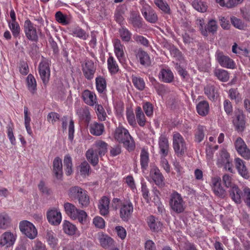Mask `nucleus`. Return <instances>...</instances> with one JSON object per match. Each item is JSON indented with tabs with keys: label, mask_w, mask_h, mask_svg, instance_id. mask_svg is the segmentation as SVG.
<instances>
[{
	"label": "nucleus",
	"mask_w": 250,
	"mask_h": 250,
	"mask_svg": "<svg viewBox=\"0 0 250 250\" xmlns=\"http://www.w3.org/2000/svg\"><path fill=\"white\" fill-rule=\"evenodd\" d=\"M63 207L66 214L72 219H78L82 224L86 221L87 215L84 210L77 208L73 204L68 202L64 204Z\"/></svg>",
	"instance_id": "1"
},
{
	"label": "nucleus",
	"mask_w": 250,
	"mask_h": 250,
	"mask_svg": "<svg viewBox=\"0 0 250 250\" xmlns=\"http://www.w3.org/2000/svg\"><path fill=\"white\" fill-rule=\"evenodd\" d=\"M172 146L175 154L178 157H181L187 152V146L186 142L179 132H175L173 133Z\"/></svg>",
	"instance_id": "2"
},
{
	"label": "nucleus",
	"mask_w": 250,
	"mask_h": 250,
	"mask_svg": "<svg viewBox=\"0 0 250 250\" xmlns=\"http://www.w3.org/2000/svg\"><path fill=\"white\" fill-rule=\"evenodd\" d=\"M169 204L171 209L176 213L183 212L186 208V203L180 194L173 192L170 196Z\"/></svg>",
	"instance_id": "3"
},
{
	"label": "nucleus",
	"mask_w": 250,
	"mask_h": 250,
	"mask_svg": "<svg viewBox=\"0 0 250 250\" xmlns=\"http://www.w3.org/2000/svg\"><path fill=\"white\" fill-rule=\"evenodd\" d=\"M19 229L22 234L31 240L34 239L38 235V230L35 226L27 220L21 221Z\"/></svg>",
	"instance_id": "4"
},
{
	"label": "nucleus",
	"mask_w": 250,
	"mask_h": 250,
	"mask_svg": "<svg viewBox=\"0 0 250 250\" xmlns=\"http://www.w3.org/2000/svg\"><path fill=\"white\" fill-rule=\"evenodd\" d=\"M81 63L82 70L84 77L88 80L93 79L96 70V66L93 61L86 58Z\"/></svg>",
	"instance_id": "5"
},
{
	"label": "nucleus",
	"mask_w": 250,
	"mask_h": 250,
	"mask_svg": "<svg viewBox=\"0 0 250 250\" xmlns=\"http://www.w3.org/2000/svg\"><path fill=\"white\" fill-rule=\"evenodd\" d=\"M133 211V204L130 200H126L121 203L120 208V217L123 221L127 222L130 218Z\"/></svg>",
	"instance_id": "6"
},
{
	"label": "nucleus",
	"mask_w": 250,
	"mask_h": 250,
	"mask_svg": "<svg viewBox=\"0 0 250 250\" xmlns=\"http://www.w3.org/2000/svg\"><path fill=\"white\" fill-rule=\"evenodd\" d=\"M24 32L27 38L30 41L37 42L38 41L39 32L41 33L40 30H37L34 24L29 21H25L24 24Z\"/></svg>",
	"instance_id": "7"
},
{
	"label": "nucleus",
	"mask_w": 250,
	"mask_h": 250,
	"mask_svg": "<svg viewBox=\"0 0 250 250\" xmlns=\"http://www.w3.org/2000/svg\"><path fill=\"white\" fill-rule=\"evenodd\" d=\"M39 73L43 83L46 85L50 76L49 63L48 60L43 59L39 65Z\"/></svg>",
	"instance_id": "8"
},
{
	"label": "nucleus",
	"mask_w": 250,
	"mask_h": 250,
	"mask_svg": "<svg viewBox=\"0 0 250 250\" xmlns=\"http://www.w3.org/2000/svg\"><path fill=\"white\" fill-rule=\"evenodd\" d=\"M215 58L219 64L223 67L233 69L235 67L234 61L229 56L224 54L223 52L217 50L215 53Z\"/></svg>",
	"instance_id": "9"
},
{
	"label": "nucleus",
	"mask_w": 250,
	"mask_h": 250,
	"mask_svg": "<svg viewBox=\"0 0 250 250\" xmlns=\"http://www.w3.org/2000/svg\"><path fill=\"white\" fill-rule=\"evenodd\" d=\"M235 146L237 151L241 156L246 159H250V150L241 138L237 139Z\"/></svg>",
	"instance_id": "10"
},
{
	"label": "nucleus",
	"mask_w": 250,
	"mask_h": 250,
	"mask_svg": "<svg viewBox=\"0 0 250 250\" xmlns=\"http://www.w3.org/2000/svg\"><path fill=\"white\" fill-rule=\"evenodd\" d=\"M221 178L219 177H215L211 179V187L213 192L217 196L224 198L226 195V192L221 186Z\"/></svg>",
	"instance_id": "11"
},
{
	"label": "nucleus",
	"mask_w": 250,
	"mask_h": 250,
	"mask_svg": "<svg viewBox=\"0 0 250 250\" xmlns=\"http://www.w3.org/2000/svg\"><path fill=\"white\" fill-rule=\"evenodd\" d=\"M150 177L155 184L159 187H163L165 185V178L160 169L156 166L152 167L150 171Z\"/></svg>",
	"instance_id": "12"
},
{
	"label": "nucleus",
	"mask_w": 250,
	"mask_h": 250,
	"mask_svg": "<svg viewBox=\"0 0 250 250\" xmlns=\"http://www.w3.org/2000/svg\"><path fill=\"white\" fill-rule=\"evenodd\" d=\"M142 15L145 19L150 23H155L158 20V17L154 11L148 5L146 4L141 9Z\"/></svg>",
	"instance_id": "13"
},
{
	"label": "nucleus",
	"mask_w": 250,
	"mask_h": 250,
	"mask_svg": "<svg viewBox=\"0 0 250 250\" xmlns=\"http://www.w3.org/2000/svg\"><path fill=\"white\" fill-rule=\"evenodd\" d=\"M136 57L140 64L145 67L151 64V60L149 55L146 51L139 49L136 52Z\"/></svg>",
	"instance_id": "14"
},
{
	"label": "nucleus",
	"mask_w": 250,
	"mask_h": 250,
	"mask_svg": "<svg viewBox=\"0 0 250 250\" xmlns=\"http://www.w3.org/2000/svg\"><path fill=\"white\" fill-rule=\"evenodd\" d=\"M110 199L106 196H103L99 201L98 208L103 216L107 215L109 212Z\"/></svg>",
	"instance_id": "15"
},
{
	"label": "nucleus",
	"mask_w": 250,
	"mask_h": 250,
	"mask_svg": "<svg viewBox=\"0 0 250 250\" xmlns=\"http://www.w3.org/2000/svg\"><path fill=\"white\" fill-rule=\"evenodd\" d=\"M229 195L232 200L236 204H239L241 203L243 194L237 186H234L230 188Z\"/></svg>",
	"instance_id": "16"
},
{
	"label": "nucleus",
	"mask_w": 250,
	"mask_h": 250,
	"mask_svg": "<svg viewBox=\"0 0 250 250\" xmlns=\"http://www.w3.org/2000/svg\"><path fill=\"white\" fill-rule=\"evenodd\" d=\"M47 217L49 222L54 225L60 224L62 220L61 213L55 209L48 211Z\"/></svg>",
	"instance_id": "17"
},
{
	"label": "nucleus",
	"mask_w": 250,
	"mask_h": 250,
	"mask_svg": "<svg viewBox=\"0 0 250 250\" xmlns=\"http://www.w3.org/2000/svg\"><path fill=\"white\" fill-rule=\"evenodd\" d=\"M15 240V237L11 232L9 231L5 232L1 236L0 245L1 246L9 247L14 245Z\"/></svg>",
	"instance_id": "18"
},
{
	"label": "nucleus",
	"mask_w": 250,
	"mask_h": 250,
	"mask_svg": "<svg viewBox=\"0 0 250 250\" xmlns=\"http://www.w3.org/2000/svg\"><path fill=\"white\" fill-rule=\"evenodd\" d=\"M159 147L160 153L161 155L166 157L169 151V143L167 137L165 135H161L159 139Z\"/></svg>",
	"instance_id": "19"
},
{
	"label": "nucleus",
	"mask_w": 250,
	"mask_h": 250,
	"mask_svg": "<svg viewBox=\"0 0 250 250\" xmlns=\"http://www.w3.org/2000/svg\"><path fill=\"white\" fill-rule=\"evenodd\" d=\"M98 239L101 246L104 249H109L114 246V241L108 235L101 233L99 234Z\"/></svg>",
	"instance_id": "20"
},
{
	"label": "nucleus",
	"mask_w": 250,
	"mask_h": 250,
	"mask_svg": "<svg viewBox=\"0 0 250 250\" xmlns=\"http://www.w3.org/2000/svg\"><path fill=\"white\" fill-rule=\"evenodd\" d=\"M235 166L238 173L244 178L248 179L250 177L248 170L244 164V162L241 159L237 158L235 159Z\"/></svg>",
	"instance_id": "21"
},
{
	"label": "nucleus",
	"mask_w": 250,
	"mask_h": 250,
	"mask_svg": "<svg viewBox=\"0 0 250 250\" xmlns=\"http://www.w3.org/2000/svg\"><path fill=\"white\" fill-rule=\"evenodd\" d=\"M53 172L57 179H60L62 175V159L59 157L55 158L53 162Z\"/></svg>",
	"instance_id": "22"
},
{
	"label": "nucleus",
	"mask_w": 250,
	"mask_h": 250,
	"mask_svg": "<svg viewBox=\"0 0 250 250\" xmlns=\"http://www.w3.org/2000/svg\"><path fill=\"white\" fill-rule=\"evenodd\" d=\"M130 134L128 131L123 127H117L114 133V138L119 143H122Z\"/></svg>",
	"instance_id": "23"
},
{
	"label": "nucleus",
	"mask_w": 250,
	"mask_h": 250,
	"mask_svg": "<svg viewBox=\"0 0 250 250\" xmlns=\"http://www.w3.org/2000/svg\"><path fill=\"white\" fill-rule=\"evenodd\" d=\"M56 20L62 25H67L72 22V17L69 15L63 14L61 11H58L55 14Z\"/></svg>",
	"instance_id": "24"
},
{
	"label": "nucleus",
	"mask_w": 250,
	"mask_h": 250,
	"mask_svg": "<svg viewBox=\"0 0 250 250\" xmlns=\"http://www.w3.org/2000/svg\"><path fill=\"white\" fill-rule=\"evenodd\" d=\"M204 90L205 94L211 101H214L218 95L217 89L213 85H207L205 86Z\"/></svg>",
	"instance_id": "25"
},
{
	"label": "nucleus",
	"mask_w": 250,
	"mask_h": 250,
	"mask_svg": "<svg viewBox=\"0 0 250 250\" xmlns=\"http://www.w3.org/2000/svg\"><path fill=\"white\" fill-rule=\"evenodd\" d=\"M129 21L134 28H141L143 26L142 18L135 11L131 12Z\"/></svg>",
	"instance_id": "26"
},
{
	"label": "nucleus",
	"mask_w": 250,
	"mask_h": 250,
	"mask_svg": "<svg viewBox=\"0 0 250 250\" xmlns=\"http://www.w3.org/2000/svg\"><path fill=\"white\" fill-rule=\"evenodd\" d=\"M104 131V126L102 123L94 122L89 126L90 133L95 136L101 135Z\"/></svg>",
	"instance_id": "27"
},
{
	"label": "nucleus",
	"mask_w": 250,
	"mask_h": 250,
	"mask_svg": "<svg viewBox=\"0 0 250 250\" xmlns=\"http://www.w3.org/2000/svg\"><path fill=\"white\" fill-rule=\"evenodd\" d=\"M159 79L163 82L170 83L174 79L172 71L169 69H162L159 74Z\"/></svg>",
	"instance_id": "28"
},
{
	"label": "nucleus",
	"mask_w": 250,
	"mask_h": 250,
	"mask_svg": "<svg viewBox=\"0 0 250 250\" xmlns=\"http://www.w3.org/2000/svg\"><path fill=\"white\" fill-rule=\"evenodd\" d=\"M197 113L201 116H205L208 114L209 110V106L206 101L200 102L196 105Z\"/></svg>",
	"instance_id": "29"
},
{
	"label": "nucleus",
	"mask_w": 250,
	"mask_h": 250,
	"mask_svg": "<svg viewBox=\"0 0 250 250\" xmlns=\"http://www.w3.org/2000/svg\"><path fill=\"white\" fill-rule=\"evenodd\" d=\"M108 145L105 142L99 140L95 142L94 146L96 151L100 156L104 155L107 152Z\"/></svg>",
	"instance_id": "30"
},
{
	"label": "nucleus",
	"mask_w": 250,
	"mask_h": 250,
	"mask_svg": "<svg viewBox=\"0 0 250 250\" xmlns=\"http://www.w3.org/2000/svg\"><path fill=\"white\" fill-rule=\"evenodd\" d=\"M45 239L51 248H54L58 244V240L56 234L52 230L47 229L46 230Z\"/></svg>",
	"instance_id": "31"
},
{
	"label": "nucleus",
	"mask_w": 250,
	"mask_h": 250,
	"mask_svg": "<svg viewBox=\"0 0 250 250\" xmlns=\"http://www.w3.org/2000/svg\"><path fill=\"white\" fill-rule=\"evenodd\" d=\"M213 73L214 76L216 77L219 81L222 82H227L229 79V74L228 71L226 70L221 68H216L213 71Z\"/></svg>",
	"instance_id": "32"
},
{
	"label": "nucleus",
	"mask_w": 250,
	"mask_h": 250,
	"mask_svg": "<svg viewBox=\"0 0 250 250\" xmlns=\"http://www.w3.org/2000/svg\"><path fill=\"white\" fill-rule=\"evenodd\" d=\"M84 102L88 105L92 106L96 103V95L91 91L85 90L83 93Z\"/></svg>",
	"instance_id": "33"
},
{
	"label": "nucleus",
	"mask_w": 250,
	"mask_h": 250,
	"mask_svg": "<svg viewBox=\"0 0 250 250\" xmlns=\"http://www.w3.org/2000/svg\"><path fill=\"white\" fill-rule=\"evenodd\" d=\"M147 224L150 229L154 232H158L161 229L162 224L159 221H156L153 216L147 218Z\"/></svg>",
	"instance_id": "34"
},
{
	"label": "nucleus",
	"mask_w": 250,
	"mask_h": 250,
	"mask_svg": "<svg viewBox=\"0 0 250 250\" xmlns=\"http://www.w3.org/2000/svg\"><path fill=\"white\" fill-rule=\"evenodd\" d=\"M216 2L222 7L231 8L241 3L244 0H215Z\"/></svg>",
	"instance_id": "35"
},
{
	"label": "nucleus",
	"mask_w": 250,
	"mask_h": 250,
	"mask_svg": "<svg viewBox=\"0 0 250 250\" xmlns=\"http://www.w3.org/2000/svg\"><path fill=\"white\" fill-rule=\"evenodd\" d=\"M11 224V219L5 212L0 213V229H5L9 227Z\"/></svg>",
	"instance_id": "36"
},
{
	"label": "nucleus",
	"mask_w": 250,
	"mask_h": 250,
	"mask_svg": "<svg viewBox=\"0 0 250 250\" xmlns=\"http://www.w3.org/2000/svg\"><path fill=\"white\" fill-rule=\"evenodd\" d=\"M85 155L87 160L93 166H96L98 164L99 162L98 155L93 149H89L86 151Z\"/></svg>",
	"instance_id": "37"
},
{
	"label": "nucleus",
	"mask_w": 250,
	"mask_h": 250,
	"mask_svg": "<svg viewBox=\"0 0 250 250\" xmlns=\"http://www.w3.org/2000/svg\"><path fill=\"white\" fill-rule=\"evenodd\" d=\"M85 191L80 187H72L68 191V195L72 199H78Z\"/></svg>",
	"instance_id": "38"
},
{
	"label": "nucleus",
	"mask_w": 250,
	"mask_h": 250,
	"mask_svg": "<svg viewBox=\"0 0 250 250\" xmlns=\"http://www.w3.org/2000/svg\"><path fill=\"white\" fill-rule=\"evenodd\" d=\"M114 48L115 53L118 58L120 59L124 55V49L125 47L121 44V42L120 40L116 39L114 42Z\"/></svg>",
	"instance_id": "39"
},
{
	"label": "nucleus",
	"mask_w": 250,
	"mask_h": 250,
	"mask_svg": "<svg viewBox=\"0 0 250 250\" xmlns=\"http://www.w3.org/2000/svg\"><path fill=\"white\" fill-rule=\"evenodd\" d=\"M149 160L148 151L145 148H142L140 153V163L142 169H146L148 165Z\"/></svg>",
	"instance_id": "40"
},
{
	"label": "nucleus",
	"mask_w": 250,
	"mask_h": 250,
	"mask_svg": "<svg viewBox=\"0 0 250 250\" xmlns=\"http://www.w3.org/2000/svg\"><path fill=\"white\" fill-rule=\"evenodd\" d=\"M28 89L32 94L36 93L37 90V83L34 77L31 74L26 78Z\"/></svg>",
	"instance_id": "41"
},
{
	"label": "nucleus",
	"mask_w": 250,
	"mask_h": 250,
	"mask_svg": "<svg viewBox=\"0 0 250 250\" xmlns=\"http://www.w3.org/2000/svg\"><path fill=\"white\" fill-rule=\"evenodd\" d=\"M193 7L198 12L204 13L207 11L208 5L202 0H194L192 2Z\"/></svg>",
	"instance_id": "42"
},
{
	"label": "nucleus",
	"mask_w": 250,
	"mask_h": 250,
	"mask_svg": "<svg viewBox=\"0 0 250 250\" xmlns=\"http://www.w3.org/2000/svg\"><path fill=\"white\" fill-rule=\"evenodd\" d=\"M136 119L139 125L144 126L146 123L145 116L140 106H137L135 109Z\"/></svg>",
	"instance_id": "43"
},
{
	"label": "nucleus",
	"mask_w": 250,
	"mask_h": 250,
	"mask_svg": "<svg viewBox=\"0 0 250 250\" xmlns=\"http://www.w3.org/2000/svg\"><path fill=\"white\" fill-rule=\"evenodd\" d=\"M237 122L236 126L237 130L239 131L243 130L245 125V117L242 110H239L236 115Z\"/></svg>",
	"instance_id": "44"
},
{
	"label": "nucleus",
	"mask_w": 250,
	"mask_h": 250,
	"mask_svg": "<svg viewBox=\"0 0 250 250\" xmlns=\"http://www.w3.org/2000/svg\"><path fill=\"white\" fill-rule=\"evenodd\" d=\"M63 230L66 234L72 235L75 233L77 228L70 222L65 220L63 223Z\"/></svg>",
	"instance_id": "45"
},
{
	"label": "nucleus",
	"mask_w": 250,
	"mask_h": 250,
	"mask_svg": "<svg viewBox=\"0 0 250 250\" xmlns=\"http://www.w3.org/2000/svg\"><path fill=\"white\" fill-rule=\"evenodd\" d=\"M124 147L129 152L133 151L135 148V143L133 137L130 135H128L122 143Z\"/></svg>",
	"instance_id": "46"
},
{
	"label": "nucleus",
	"mask_w": 250,
	"mask_h": 250,
	"mask_svg": "<svg viewBox=\"0 0 250 250\" xmlns=\"http://www.w3.org/2000/svg\"><path fill=\"white\" fill-rule=\"evenodd\" d=\"M96 86L97 91L102 93L106 90V83L104 78L99 76L96 78Z\"/></svg>",
	"instance_id": "47"
},
{
	"label": "nucleus",
	"mask_w": 250,
	"mask_h": 250,
	"mask_svg": "<svg viewBox=\"0 0 250 250\" xmlns=\"http://www.w3.org/2000/svg\"><path fill=\"white\" fill-rule=\"evenodd\" d=\"M154 2L163 12L167 14H170V8L167 2L163 0H154Z\"/></svg>",
	"instance_id": "48"
},
{
	"label": "nucleus",
	"mask_w": 250,
	"mask_h": 250,
	"mask_svg": "<svg viewBox=\"0 0 250 250\" xmlns=\"http://www.w3.org/2000/svg\"><path fill=\"white\" fill-rule=\"evenodd\" d=\"M119 32L122 41L125 42L130 41L132 34L126 28L122 27L119 29Z\"/></svg>",
	"instance_id": "49"
},
{
	"label": "nucleus",
	"mask_w": 250,
	"mask_h": 250,
	"mask_svg": "<svg viewBox=\"0 0 250 250\" xmlns=\"http://www.w3.org/2000/svg\"><path fill=\"white\" fill-rule=\"evenodd\" d=\"M229 96L231 100H234L236 104H238L242 100L241 94L237 88H231L229 91Z\"/></svg>",
	"instance_id": "50"
},
{
	"label": "nucleus",
	"mask_w": 250,
	"mask_h": 250,
	"mask_svg": "<svg viewBox=\"0 0 250 250\" xmlns=\"http://www.w3.org/2000/svg\"><path fill=\"white\" fill-rule=\"evenodd\" d=\"M206 127L203 125H198L195 134V141L198 143L202 141L205 137Z\"/></svg>",
	"instance_id": "51"
},
{
	"label": "nucleus",
	"mask_w": 250,
	"mask_h": 250,
	"mask_svg": "<svg viewBox=\"0 0 250 250\" xmlns=\"http://www.w3.org/2000/svg\"><path fill=\"white\" fill-rule=\"evenodd\" d=\"M64 166L65 167V172L67 175H70L72 174V159L69 155H66L63 160Z\"/></svg>",
	"instance_id": "52"
},
{
	"label": "nucleus",
	"mask_w": 250,
	"mask_h": 250,
	"mask_svg": "<svg viewBox=\"0 0 250 250\" xmlns=\"http://www.w3.org/2000/svg\"><path fill=\"white\" fill-rule=\"evenodd\" d=\"M107 64L108 68L111 73L115 74L118 71V65L113 57H109L107 60Z\"/></svg>",
	"instance_id": "53"
},
{
	"label": "nucleus",
	"mask_w": 250,
	"mask_h": 250,
	"mask_svg": "<svg viewBox=\"0 0 250 250\" xmlns=\"http://www.w3.org/2000/svg\"><path fill=\"white\" fill-rule=\"evenodd\" d=\"M218 25L217 22L214 20H210L208 21V24L205 26V29L207 31V36L208 33H211L214 34L217 31Z\"/></svg>",
	"instance_id": "54"
},
{
	"label": "nucleus",
	"mask_w": 250,
	"mask_h": 250,
	"mask_svg": "<svg viewBox=\"0 0 250 250\" xmlns=\"http://www.w3.org/2000/svg\"><path fill=\"white\" fill-rule=\"evenodd\" d=\"M230 161L229 155L226 150L222 149L220 153V157L218 159L217 163L220 167L223 166L224 163Z\"/></svg>",
	"instance_id": "55"
},
{
	"label": "nucleus",
	"mask_w": 250,
	"mask_h": 250,
	"mask_svg": "<svg viewBox=\"0 0 250 250\" xmlns=\"http://www.w3.org/2000/svg\"><path fill=\"white\" fill-rule=\"evenodd\" d=\"M28 108L26 106L24 107V124L27 133L31 135L32 134V131L30 127V123L31 121L30 117L28 115Z\"/></svg>",
	"instance_id": "56"
},
{
	"label": "nucleus",
	"mask_w": 250,
	"mask_h": 250,
	"mask_svg": "<svg viewBox=\"0 0 250 250\" xmlns=\"http://www.w3.org/2000/svg\"><path fill=\"white\" fill-rule=\"evenodd\" d=\"M72 34L73 36L86 40L88 37L86 32L80 27H77L72 30Z\"/></svg>",
	"instance_id": "57"
},
{
	"label": "nucleus",
	"mask_w": 250,
	"mask_h": 250,
	"mask_svg": "<svg viewBox=\"0 0 250 250\" xmlns=\"http://www.w3.org/2000/svg\"><path fill=\"white\" fill-rule=\"evenodd\" d=\"M98 119L101 121L106 120V114L103 106L101 104H96L95 108Z\"/></svg>",
	"instance_id": "58"
},
{
	"label": "nucleus",
	"mask_w": 250,
	"mask_h": 250,
	"mask_svg": "<svg viewBox=\"0 0 250 250\" xmlns=\"http://www.w3.org/2000/svg\"><path fill=\"white\" fill-rule=\"evenodd\" d=\"M78 200L82 208L87 207L90 203L89 198L86 190L79 197Z\"/></svg>",
	"instance_id": "59"
},
{
	"label": "nucleus",
	"mask_w": 250,
	"mask_h": 250,
	"mask_svg": "<svg viewBox=\"0 0 250 250\" xmlns=\"http://www.w3.org/2000/svg\"><path fill=\"white\" fill-rule=\"evenodd\" d=\"M132 81L133 84L137 89L140 90L144 89L145 83L143 79L137 77H132Z\"/></svg>",
	"instance_id": "60"
},
{
	"label": "nucleus",
	"mask_w": 250,
	"mask_h": 250,
	"mask_svg": "<svg viewBox=\"0 0 250 250\" xmlns=\"http://www.w3.org/2000/svg\"><path fill=\"white\" fill-rule=\"evenodd\" d=\"M126 115L128 124L132 126H135L136 123L133 111L127 109L126 111Z\"/></svg>",
	"instance_id": "61"
},
{
	"label": "nucleus",
	"mask_w": 250,
	"mask_h": 250,
	"mask_svg": "<svg viewBox=\"0 0 250 250\" xmlns=\"http://www.w3.org/2000/svg\"><path fill=\"white\" fill-rule=\"evenodd\" d=\"M143 109L147 116L150 117L153 115V106L150 102H146L144 104Z\"/></svg>",
	"instance_id": "62"
},
{
	"label": "nucleus",
	"mask_w": 250,
	"mask_h": 250,
	"mask_svg": "<svg viewBox=\"0 0 250 250\" xmlns=\"http://www.w3.org/2000/svg\"><path fill=\"white\" fill-rule=\"evenodd\" d=\"M243 191L244 202L250 208V188L246 187L243 188Z\"/></svg>",
	"instance_id": "63"
},
{
	"label": "nucleus",
	"mask_w": 250,
	"mask_h": 250,
	"mask_svg": "<svg viewBox=\"0 0 250 250\" xmlns=\"http://www.w3.org/2000/svg\"><path fill=\"white\" fill-rule=\"evenodd\" d=\"M93 223L95 226L99 229H103L105 227V222L101 217H95L93 220Z\"/></svg>",
	"instance_id": "64"
}]
</instances>
